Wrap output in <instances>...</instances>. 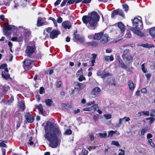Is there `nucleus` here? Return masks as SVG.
I'll use <instances>...</instances> for the list:
<instances>
[{
  "label": "nucleus",
  "mask_w": 155,
  "mask_h": 155,
  "mask_svg": "<svg viewBox=\"0 0 155 155\" xmlns=\"http://www.w3.org/2000/svg\"><path fill=\"white\" fill-rule=\"evenodd\" d=\"M37 108L39 110V112H41V114H43V109L42 105L41 104H39L36 106Z\"/></svg>",
  "instance_id": "obj_26"
},
{
  "label": "nucleus",
  "mask_w": 155,
  "mask_h": 155,
  "mask_svg": "<svg viewBox=\"0 0 155 155\" xmlns=\"http://www.w3.org/2000/svg\"><path fill=\"white\" fill-rule=\"evenodd\" d=\"M78 79L79 81L81 82L85 80L86 78L83 76V75L81 74L80 76Z\"/></svg>",
  "instance_id": "obj_36"
},
{
  "label": "nucleus",
  "mask_w": 155,
  "mask_h": 155,
  "mask_svg": "<svg viewBox=\"0 0 155 155\" xmlns=\"http://www.w3.org/2000/svg\"><path fill=\"white\" fill-rule=\"evenodd\" d=\"M72 131L70 129L67 130L65 132V134L67 135H69L71 134Z\"/></svg>",
  "instance_id": "obj_40"
},
{
  "label": "nucleus",
  "mask_w": 155,
  "mask_h": 155,
  "mask_svg": "<svg viewBox=\"0 0 155 155\" xmlns=\"http://www.w3.org/2000/svg\"><path fill=\"white\" fill-rule=\"evenodd\" d=\"M19 108L22 110V111H24L25 109V103L21 102L19 104Z\"/></svg>",
  "instance_id": "obj_27"
},
{
  "label": "nucleus",
  "mask_w": 155,
  "mask_h": 155,
  "mask_svg": "<svg viewBox=\"0 0 155 155\" xmlns=\"http://www.w3.org/2000/svg\"><path fill=\"white\" fill-rule=\"evenodd\" d=\"M99 43L96 41H92L91 42H87L86 45L88 46H91L92 47H97L99 46Z\"/></svg>",
  "instance_id": "obj_14"
},
{
  "label": "nucleus",
  "mask_w": 155,
  "mask_h": 155,
  "mask_svg": "<svg viewBox=\"0 0 155 155\" xmlns=\"http://www.w3.org/2000/svg\"><path fill=\"white\" fill-rule=\"evenodd\" d=\"M117 26L120 30V32L123 33L125 30V26L121 22L117 23Z\"/></svg>",
  "instance_id": "obj_18"
},
{
  "label": "nucleus",
  "mask_w": 155,
  "mask_h": 155,
  "mask_svg": "<svg viewBox=\"0 0 155 155\" xmlns=\"http://www.w3.org/2000/svg\"><path fill=\"white\" fill-rule=\"evenodd\" d=\"M48 20H52L53 21L54 25L56 27H57V26L58 25L56 21L54 18L52 17H49L48 18Z\"/></svg>",
  "instance_id": "obj_30"
},
{
  "label": "nucleus",
  "mask_w": 155,
  "mask_h": 155,
  "mask_svg": "<svg viewBox=\"0 0 155 155\" xmlns=\"http://www.w3.org/2000/svg\"><path fill=\"white\" fill-rule=\"evenodd\" d=\"M98 106L97 104H94L91 107V108L92 110H93L94 111H95L97 110V108L98 107Z\"/></svg>",
  "instance_id": "obj_33"
},
{
  "label": "nucleus",
  "mask_w": 155,
  "mask_h": 155,
  "mask_svg": "<svg viewBox=\"0 0 155 155\" xmlns=\"http://www.w3.org/2000/svg\"><path fill=\"white\" fill-rule=\"evenodd\" d=\"M130 30L134 33L140 36H143V35L142 34V32L140 31V30L134 28V27H131L130 28Z\"/></svg>",
  "instance_id": "obj_16"
},
{
  "label": "nucleus",
  "mask_w": 155,
  "mask_h": 155,
  "mask_svg": "<svg viewBox=\"0 0 155 155\" xmlns=\"http://www.w3.org/2000/svg\"><path fill=\"white\" fill-rule=\"evenodd\" d=\"M104 117L106 119H110L111 118L112 116L111 114H104Z\"/></svg>",
  "instance_id": "obj_50"
},
{
  "label": "nucleus",
  "mask_w": 155,
  "mask_h": 155,
  "mask_svg": "<svg viewBox=\"0 0 155 155\" xmlns=\"http://www.w3.org/2000/svg\"><path fill=\"white\" fill-rule=\"evenodd\" d=\"M45 134L44 137L50 142L49 146L52 148L57 147L58 139L61 137L62 134L58 127H55L50 122L46 123L45 127Z\"/></svg>",
  "instance_id": "obj_1"
},
{
  "label": "nucleus",
  "mask_w": 155,
  "mask_h": 155,
  "mask_svg": "<svg viewBox=\"0 0 155 155\" xmlns=\"http://www.w3.org/2000/svg\"><path fill=\"white\" fill-rule=\"evenodd\" d=\"M27 121L28 123H32L34 121L35 118L33 115L29 112H26L24 116Z\"/></svg>",
  "instance_id": "obj_7"
},
{
  "label": "nucleus",
  "mask_w": 155,
  "mask_h": 155,
  "mask_svg": "<svg viewBox=\"0 0 155 155\" xmlns=\"http://www.w3.org/2000/svg\"><path fill=\"white\" fill-rule=\"evenodd\" d=\"M139 17L140 18V19L135 18L134 19H132L131 21L134 28L141 30L143 27V23L141 17Z\"/></svg>",
  "instance_id": "obj_4"
},
{
  "label": "nucleus",
  "mask_w": 155,
  "mask_h": 155,
  "mask_svg": "<svg viewBox=\"0 0 155 155\" xmlns=\"http://www.w3.org/2000/svg\"><path fill=\"white\" fill-rule=\"evenodd\" d=\"M32 61L30 59H26L23 61L24 65L23 67L25 69L30 70L31 68V64Z\"/></svg>",
  "instance_id": "obj_10"
},
{
  "label": "nucleus",
  "mask_w": 155,
  "mask_h": 155,
  "mask_svg": "<svg viewBox=\"0 0 155 155\" xmlns=\"http://www.w3.org/2000/svg\"><path fill=\"white\" fill-rule=\"evenodd\" d=\"M61 1V0H57L54 3V5L56 6L58 5L60 3Z\"/></svg>",
  "instance_id": "obj_59"
},
{
  "label": "nucleus",
  "mask_w": 155,
  "mask_h": 155,
  "mask_svg": "<svg viewBox=\"0 0 155 155\" xmlns=\"http://www.w3.org/2000/svg\"><path fill=\"white\" fill-rule=\"evenodd\" d=\"M117 15L121 16L123 18L124 17V15L122 10L119 9L113 10L111 12V17L112 18H114L115 16Z\"/></svg>",
  "instance_id": "obj_6"
},
{
  "label": "nucleus",
  "mask_w": 155,
  "mask_h": 155,
  "mask_svg": "<svg viewBox=\"0 0 155 155\" xmlns=\"http://www.w3.org/2000/svg\"><path fill=\"white\" fill-rule=\"evenodd\" d=\"M131 36L130 31L129 30H127L126 34L125 35V37L127 38H130Z\"/></svg>",
  "instance_id": "obj_32"
},
{
  "label": "nucleus",
  "mask_w": 155,
  "mask_h": 155,
  "mask_svg": "<svg viewBox=\"0 0 155 155\" xmlns=\"http://www.w3.org/2000/svg\"><path fill=\"white\" fill-rule=\"evenodd\" d=\"M83 73V70L82 68H80V69L77 71L76 74L77 75H79Z\"/></svg>",
  "instance_id": "obj_49"
},
{
  "label": "nucleus",
  "mask_w": 155,
  "mask_h": 155,
  "mask_svg": "<svg viewBox=\"0 0 155 155\" xmlns=\"http://www.w3.org/2000/svg\"><path fill=\"white\" fill-rule=\"evenodd\" d=\"M142 46L143 47L146 48H151L154 47V45L153 44H143L142 45Z\"/></svg>",
  "instance_id": "obj_28"
},
{
  "label": "nucleus",
  "mask_w": 155,
  "mask_h": 155,
  "mask_svg": "<svg viewBox=\"0 0 155 155\" xmlns=\"http://www.w3.org/2000/svg\"><path fill=\"white\" fill-rule=\"evenodd\" d=\"M36 48L35 45L31 46H27L25 52L28 57H30L35 52Z\"/></svg>",
  "instance_id": "obj_5"
},
{
  "label": "nucleus",
  "mask_w": 155,
  "mask_h": 155,
  "mask_svg": "<svg viewBox=\"0 0 155 155\" xmlns=\"http://www.w3.org/2000/svg\"><path fill=\"white\" fill-rule=\"evenodd\" d=\"M62 84V82L61 81H59L57 83V84H56V87L57 88H59L61 85Z\"/></svg>",
  "instance_id": "obj_55"
},
{
  "label": "nucleus",
  "mask_w": 155,
  "mask_h": 155,
  "mask_svg": "<svg viewBox=\"0 0 155 155\" xmlns=\"http://www.w3.org/2000/svg\"><path fill=\"white\" fill-rule=\"evenodd\" d=\"M45 19V18H42L41 17H39L37 21V26L40 27L43 25H44V21Z\"/></svg>",
  "instance_id": "obj_15"
},
{
  "label": "nucleus",
  "mask_w": 155,
  "mask_h": 155,
  "mask_svg": "<svg viewBox=\"0 0 155 155\" xmlns=\"http://www.w3.org/2000/svg\"><path fill=\"white\" fill-rule=\"evenodd\" d=\"M116 58L121 68L125 69H126L128 67L124 63L119 56H117Z\"/></svg>",
  "instance_id": "obj_11"
},
{
  "label": "nucleus",
  "mask_w": 155,
  "mask_h": 155,
  "mask_svg": "<svg viewBox=\"0 0 155 155\" xmlns=\"http://www.w3.org/2000/svg\"><path fill=\"white\" fill-rule=\"evenodd\" d=\"M77 31L74 32V36L73 38L74 40V39L78 41L81 42H83L84 41V37L81 36L79 34H77L76 33Z\"/></svg>",
  "instance_id": "obj_12"
},
{
  "label": "nucleus",
  "mask_w": 155,
  "mask_h": 155,
  "mask_svg": "<svg viewBox=\"0 0 155 155\" xmlns=\"http://www.w3.org/2000/svg\"><path fill=\"white\" fill-rule=\"evenodd\" d=\"M77 85L79 87V88L81 89H82L85 87V86L84 84L79 82L77 83Z\"/></svg>",
  "instance_id": "obj_29"
},
{
  "label": "nucleus",
  "mask_w": 155,
  "mask_h": 155,
  "mask_svg": "<svg viewBox=\"0 0 155 155\" xmlns=\"http://www.w3.org/2000/svg\"><path fill=\"white\" fill-rule=\"evenodd\" d=\"M119 150L121 151L122 152L119 153L118 155H124L125 152L124 150L120 149Z\"/></svg>",
  "instance_id": "obj_64"
},
{
  "label": "nucleus",
  "mask_w": 155,
  "mask_h": 155,
  "mask_svg": "<svg viewBox=\"0 0 155 155\" xmlns=\"http://www.w3.org/2000/svg\"><path fill=\"white\" fill-rule=\"evenodd\" d=\"M4 29L8 30H11L12 29V26L11 25H5Z\"/></svg>",
  "instance_id": "obj_35"
},
{
  "label": "nucleus",
  "mask_w": 155,
  "mask_h": 155,
  "mask_svg": "<svg viewBox=\"0 0 155 155\" xmlns=\"http://www.w3.org/2000/svg\"><path fill=\"white\" fill-rule=\"evenodd\" d=\"M121 57L127 64H130L133 61V57L130 53L129 49H125L123 51Z\"/></svg>",
  "instance_id": "obj_3"
},
{
  "label": "nucleus",
  "mask_w": 155,
  "mask_h": 155,
  "mask_svg": "<svg viewBox=\"0 0 155 155\" xmlns=\"http://www.w3.org/2000/svg\"><path fill=\"white\" fill-rule=\"evenodd\" d=\"M63 19L61 17H59L57 19V22L59 23H61Z\"/></svg>",
  "instance_id": "obj_60"
},
{
  "label": "nucleus",
  "mask_w": 155,
  "mask_h": 155,
  "mask_svg": "<svg viewBox=\"0 0 155 155\" xmlns=\"http://www.w3.org/2000/svg\"><path fill=\"white\" fill-rule=\"evenodd\" d=\"M115 134V131L111 130L108 131V136L112 137L113 135Z\"/></svg>",
  "instance_id": "obj_45"
},
{
  "label": "nucleus",
  "mask_w": 155,
  "mask_h": 155,
  "mask_svg": "<svg viewBox=\"0 0 155 155\" xmlns=\"http://www.w3.org/2000/svg\"><path fill=\"white\" fill-rule=\"evenodd\" d=\"M105 70H104L103 71H101L100 70L97 71V74L98 76H101V77L102 76V75H103V73L104 72V71Z\"/></svg>",
  "instance_id": "obj_41"
},
{
  "label": "nucleus",
  "mask_w": 155,
  "mask_h": 155,
  "mask_svg": "<svg viewBox=\"0 0 155 155\" xmlns=\"http://www.w3.org/2000/svg\"><path fill=\"white\" fill-rule=\"evenodd\" d=\"M100 18V17L97 12L93 11L88 13V15H85L82 18L83 22L87 25L88 28L91 30L95 29Z\"/></svg>",
  "instance_id": "obj_2"
},
{
  "label": "nucleus",
  "mask_w": 155,
  "mask_h": 155,
  "mask_svg": "<svg viewBox=\"0 0 155 155\" xmlns=\"http://www.w3.org/2000/svg\"><path fill=\"white\" fill-rule=\"evenodd\" d=\"M60 31L54 29L53 30L50 32V37L51 39H54L55 38H57L58 35L60 34Z\"/></svg>",
  "instance_id": "obj_8"
},
{
  "label": "nucleus",
  "mask_w": 155,
  "mask_h": 155,
  "mask_svg": "<svg viewBox=\"0 0 155 155\" xmlns=\"http://www.w3.org/2000/svg\"><path fill=\"white\" fill-rule=\"evenodd\" d=\"M111 75L109 72H105L104 71L103 73V75H102V76L101 77V78L104 80L107 77L109 76H110Z\"/></svg>",
  "instance_id": "obj_23"
},
{
  "label": "nucleus",
  "mask_w": 155,
  "mask_h": 155,
  "mask_svg": "<svg viewBox=\"0 0 155 155\" xmlns=\"http://www.w3.org/2000/svg\"><path fill=\"white\" fill-rule=\"evenodd\" d=\"M105 59L106 61H108L110 60V61H113L114 59V57L112 55L110 56H106L105 57Z\"/></svg>",
  "instance_id": "obj_25"
},
{
  "label": "nucleus",
  "mask_w": 155,
  "mask_h": 155,
  "mask_svg": "<svg viewBox=\"0 0 155 155\" xmlns=\"http://www.w3.org/2000/svg\"><path fill=\"white\" fill-rule=\"evenodd\" d=\"M123 7L125 12H127L129 9L128 6L126 4L123 5Z\"/></svg>",
  "instance_id": "obj_37"
},
{
  "label": "nucleus",
  "mask_w": 155,
  "mask_h": 155,
  "mask_svg": "<svg viewBox=\"0 0 155 155\" xmlns=\"http://www.w3.org/2000/svg\"><path fill=\"white\" fill-rule=\"evenodd\" d=\"M147 131V130L145 128L142 129L141 131V134L142 135H144L146 132Z\"/></svg>",
  "instance_id": "obj_63"
},
{
  "label": "nucleus",
  "mask_w": 155,
  "mask_h": 155,
  "mask_svg": "<svg viewBox=\"0 0 155 155\" xmlns=\"http://www.w3.org/2000/svg\"><path fill=\"white\" fill-rule=\"evenodd\" d=\"M101 90L100 88L98 87L94 88L91 91L92 94L94 95H96L98 93L101 91Z\"/></svg>",
  "instance_id": "obj_20"
},
{
  "label": "nucleus",
  "mask_w": 155,
  "mask_h": 155,
  "mask_svg": "<svg viewBox=\"0 0 155 155\" xmlns=\"http://www.w3.org/2000/svg\"><path fill=\"white\" fill-rule=\"evenodd\" d=\"M76 1V0H68V1L67 2L66 5H68V4H72L74 3Z\"/></svg>",
  "instance_id": "obj_46"
},
{
  "label": "nucleus",
  "mask_w": 155,
  "mask_h": 155,
  "mask_svg": "<svg viewBox=\"0 0 155 155\" xmlns=\"http://www.w3.org/2000/svg\"><path fill=\"white\" fill-rule=\"evenodd\" d=\"M14 100V97L13 96H12L11 97L10 99L8 100V103H11Z\"/></svg>",
  "instance_id": "obj_56"
},
{
  "label": "nucleus",
  "mask_w": 155,
  "mask_h": 155,
  "mask_svg": "<svg viewBox=\"0 0 155 155\" xmlns=\"http://www.w3.org/2000/svg\"><path fill=\"white\" fill-rule=\"evenodd\" d=\"M150 35L153 37H155V27L151 28L149 31Z\"/></svg>",
  "instance_id": "obj_22"
},
{
  "label": "nucleus",
  "mask_w": 155,
  "mask_h": 155,
  "mask_svg": "<svg viewBox=\"0 0 155 155\" xmlns=\"http://www.w3.org/2000/svg\"><path fill=\"white\" fill-rule=\"evenodd\" d=\"M146 76L147 78V80L149 81L150 80V78L151 76V74L150 73H147L146 75Z\"/></svg>",
  "instance_id": "obj_51"
},
{
  "label": "nucleus",
  "mask_w": 155,
  "mask_h": 155,
  "mask_svg": "<svg viewBox=\"0 0 155 155\" xmlns=\"http://www.w3.org/2000/svg\"><path fill=\"white\" fill-rule=\"evenodd\" d=\"M141 113H142L143 115L147 116H149V112L148 111H142L140 112H138V113H140V114Z\"/></svg>",
  "instance_id": "obj_38"
},
{
  "label": "nucleus",
  "mask_w": 155,
  "mask_h": 155,
  "mask_svg": "<svg viewBox=\"0 0 155 155\" xmlns=\"http://www.w3.org/2000/svg\"><path fill=\"white\" fill-rule=\"evenodd\" d=\"M83 155H87L88 153V151L85 149H83L82 150Z\"/></svg>",
  "instance_id": "obj_58"
},
{
  "label": "nucleus",
  "mask_w": 155,
  "mask_h": 155,
  "mask_svg": "<svg viewBox=\"0 0 155 155\" xmlns=\"http://www.w3.org/2000/svg\"><path fill=\"white\" fill-rule=\"evenodd\" d=\"M5 72H2L1 74L3 78L6 80H7L10 78V75L8 73L7 74H5Z\"/></svg>",
  "instance_id": "obj_21"
},
{
  "label": "nucleus",
  "mask_w": 155,
  "mask_h": 155,
  "mask_svg": "<svg viewBox=\"0 0 155 155\" xmlns=\"http://www.w3.org/2000/svg\"><path fill=\"white\" fill-rule=\"evenodd\" d=\"M99 135L101 138H105L106 137L107 134L106 133H101L99 134Z\"/></svg>",
  "instance_id": "obj_43"
},
{
  "label": "nucleus",
  "mask_w": 155,
  "mask_h": 155,
  "mask_svg": "<svg viewBox=\"0 0 155 155\" xmlns=\"http://www.w3.org/2000/svg\"><path fill=\"white\" fill-rule=\"evenodd\" d=\"M141 69L143 72L144 73H146L147 72V69H145L144 63H143L142 64Z\"/></svg>",
  "instance_id": "obj_34"
},
{
  "label": "nucleus",
  "mask_w": 155,
  "mask_h": 155,
  "mask_svg": "<svg viewBox=\"0 0 155 155\" xmlns=\"http://www.w3.org/2000/svg\"><path fill=\"white\" fill-rule=\"evenodd\" d=\"M103 35V32H100L99 33H95L93 37L94 40H100Z\"/></svg>",
  "instance_id": "obj_19"
},
{
  "label": "nucleus",
  "mask_w": 155,
  "mask_h": 155,
  "mask_svg": "<svg viewBox=\"0 0 155 155\" xmlns=\"http://www.w3.org/2000/svg\"><path fill=\"white\" fill-rule=\"evenodd\" d=\"M8 30H7L5 29H4V32L5 33V35H6L7 36H8L9 35H10V32L8 31Z\"/></svg>",
  "instance_id": "obj_47"
},
{
  "label": "nucleus",
  "mask_w": 155,
  "mask_h": 155,
  "mask_svg": "<svg viewBox=\"0 0 155 155\" xmlns=\"http://www.w3.org/2000/svg\"><path fill=\"white\" fill-rule=\"evenodd\" d=\"M71 22L68 21H64L62 23V26L65 29H69L71 27Z\"/></svg>",
  "instance_id": "obj_13"
},
{
  "label": "nucleus",
  "mask_w": 155,
  "mask_h": 155,
  "mask_svg": "<svg viewBox=\"0 0 155 155\" xmlns=\"http://www.w3.org/2000/svg\"><path fill=\"white\" fill-rule=\"evenodd\" d=\"M3 88L4 91L7 92L8 90H10V87L9 86L4 85L3 87Z\"/></svg>",
  "instance_id": "obj_42"
},
{
  "label": "nucleus",
  "mask_w": 155,
  "mask_h": 155,
  "mask_svg": "<svg viewBox=\"0 0 155 155\" xmlns=\"http://www.w3.org/2000/svg\"><path fill=\"white\" fill-rule=\"evenodd\" d=\"M32 137H31L29 140V142L28 143V144H29L30 145H32L34 143V142L32 141Z\"/></svg>",
  "instance_id": "obj_48"
},
{
  "label": "nucleus",
  "mask_w": 155,
  "mask_h": 155,
  "mask_svg": "<svg viewBox=\"0 0 155 155\" xmlns=\"http://www.w3.org/2000/svg\"><path fill=\"white\" fill-rule=\"evenodd\" d=\"M111 144L114 145L116 146L117 147L120 146V144L118 141L113 140L112 141Z\"/></svg>",
  "instance_id": "obj_39"
},
{
  "label": "nucleus",
  "mask_w": 155,
  "mask_h": 155,
  "mask_svg": "<svg viewBox=\"0 0 155 155\" xmlns=\"http://www.w3.org/2000/svg\"><path fill=\"white\" fill-rule=\"evenodd\" d=\"M41 54L40 53H38L36 55L35 57L37 59L39 60L41 59Z\"/></svg>",
  "instance_id": "obj_52"
},
{
  "label": "nucleus",
  "mask_w": 155,
  "mask_h": 155,
  "mask_svg": "<svg viewBox=\"0 0 155 155\" xmlns=\"http://www.w3.org/2000/svg\"><path fill=\"white\" fill-rule=\"evenodd\" d=\"M52 27H48L46 29V31L47 32H48V33L50 34V32H51V30L52 29Z\"/></svg>",
  "instance_id": "obj_62"
},
{
  "label": "nucleus",
  "mask_w": 155,
  "mask_h": 155,
  "mask_svg": "<svg viewBox=\"0 0 155 155\" xmlns=\"http://www.w3.org/2000/svg\"><path fill=\"white\" fill-rule=\"evenodd\" d=\"M0 146L1 147H4L5 148H6L7 147V146L6 144L3 142H0Z\"/></svg>",
  "instance_id": "obj_61"
},
{
  "label": "nucleus",
  "mask_w": 155,
  "mask_h": 155,
  "mask_svg": "<svg viewBox=\"0 0 155 155\" xmlns=\"http://www.w3.org/2000/svg\"><path fill=\"white\" fill-rule=\"evenodd\" d=\"M127 84L130 90L133 91L134 89V84L133 82L131 80H128L127 81Z\"/></svg>",
  "instance_id": "obj_17"
},
{
  "label": "nucleus",
  "mask_w": 155,
  "mask_h": 155,
  "mask_svg": "<svg viewBox=\"0 0 155 155\" xmlns=\"http://www.w3.org/2000/svg\"><path fill=\"white\" fill-rule=\"evenodd\" d=\"M45 102L47 105L51 107L52 105L53 101L51 99H48L45 100Z\"/></svg>",
  "instance_id": "obj_24"
},
{
  "label": "nucleus",
  "mask_w": 155,
  "mask_h": 155,
  "mask_svg": "<svg viewBox=\"0 0 155 155\" xmlns=\"http://www.w3.org/2000/svg\"><path fill=\"white\" fill-rule=\"evenodd\" d=\"M146 120H150L149 121V123L150 124L154 121L155 118L153 117H150L146 118Z\"/></svg>",
  "instance_id": "obj_31"
},
{
  "label": "nucleus",
  "mask_w": 155,
  "mask_h": 155,
  "mask_svg": "<svg viewBox=\"0 0 155 155\" xmlns=\"http://www.w3.org/2000/svg\"><path fill=\"white\" fill-rule=\"evenodd\" d=\"M98 115H94V116L93 119L95 122H96L99 119Z\"/></svg>",
  "instance_id": "obj_57"
},
{
  "label": "nucleus",
  "mask_w": 155,
  "mask_h": 155,
  "mask_svg": "<svg viewBox=\"0 0 155 155\" xmlns=\"http://www.w3.org/2000/svg\"><path fill=\"white\" fill-rule=\"evenodd\" d=\"M100 42L101 44H104L108 42L110 40V38L107 34H104L103 32V35L101 38Z\"/></svg>",
  "instance_id": "obj_9"
},
{
  "label": "nucleus",
  "mask_w": 155,
  "mask_h": 155,
  "mask_svg": "<svg viewBox=\"0 0 155 155\" xmlns=\"http://www.w3.org/2000/svg\"><path fill=\"white\" fill-rule=\"evenodd\" d=\"M68 0H63L62 1V2L60 6L61 7H62L64 6L65 5L66 3L67 2V3Z\"/></svg>",
  "instance_id": "obj_53"
},
{
  "label": "nucleus",
  "mask_w": 155,
  "mask_h": 155,
  "mask_svg": "<svg viewBox=\"0 0 155 155\" xmlns=\"http://www.w3.org/2000/svg\"><path fill=\"white\" fill-rule=\"evenodd\" d=\"M45 92V90L43 87H40L39 89V93L40 94H42Z\"/></svg>",
  "instance_id": "obj_44"
},
{
  "label": "nucleus",
  "mask_w": 155,
  "mask_h": 155,
  "mask_svg": "<svg viewBox=\"0 0 155 155\" xmlns=\"http://www.w3.org/2000/svg\"><path fill=\"white\" fill-rule=\"evenodd\" d=\"M7 66V64L6 63H4L3 64H2L0 66V69H5V68Z\"/></svg>",
  "instance_id": "obj_54"
}]
</instances>
